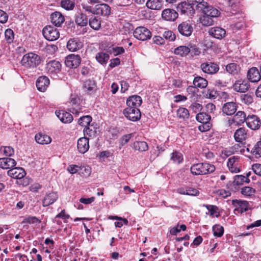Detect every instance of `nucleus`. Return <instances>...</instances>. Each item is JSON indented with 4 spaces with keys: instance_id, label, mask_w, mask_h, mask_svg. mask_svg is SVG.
<instances>
[{
    "instance_id": "nucleus-1",
    "label": "nucleus",
    "mask_w": 261,
    "mask_h": 261,
    "mask_svg": "<svg viewBox=\"0 0 261 261\" xmlns=\"http://www.w3.org/2000/svg\"><path fill=\"white\" fill-rule=\"evenodd\" d=\"M192 6L197 5V9L202 13L200 18V22L203 25L210 26L214 24V18L220 15V11L217 8L210 5L204 0H188Z\"/></svg>"
},
{
    "instance_id": "nucleus-2",
    "label": "nucleus",
    "mask_w": 261,
    "mask_h": 261,
    "mask_svg": "<svg viewBox=\"0 0 261 261\" xmlns=\"http://www.w3.org/2000/svg\"><path fill=\"white\" fill-rule=\"evenodd\" d=\"M83 9L88 13L105 17H108L111 13L110 7L105 3H100L95 6H83Z\"/></svg>"
},
{
    "instance_id": "nucleus-3",
    "label": "nucleus",
    "mask_w": 261,
    "mask_h": 261,
    "mask_svg": "<svg viewBox=\"0 0 261 261\" xmlns=\"http://www.w3.org/2000/svg\"><path fill=\"white\" fill-rule=\"evenodd\" d=\"M21 64L27 69H34L41 63L40 57L34 53H28L23 55Z\"/></svg>"
},
{
    "instance_id": "nucleus-4",
    "label": "nucleus",
    "mask_w": 261,
    "mask_h": 261,
    "mask_svg": "<svg viewBox=\"0 0 261 261\" xmlns=\"http://www.w3.org/2000/svg\"><path fill=\"white\" fill-rule=\"evenodd\" d=\"M213 165L207 163H197L192 165L190 168L191 172L195 175L210 174L215 170Z\"/></svg>"
},
{
    "instance_id": "nucleus-5",
    "label": "nucleus",
    "mask_w": 261,
    "mask_h": 261,
    "mask_svg": "<svg viewBox=\"0 0 261 261\" xmlns=\"http://www.w3.org/2000/svg\"><path fill=\"white\" fill-rule=\"evenodd\" d=\"M42 34L46 40L51 41L58 39L60 36L58 30L50 25L44 28L42 30Z\"/></svg>"
},
{
    "instance_id": "nucleus-6",
    "label": "nucleus",
    "mask_w": 261,
    "mask_h": 261,
    "mask_svg": "<svg viewBox=\"0 0 261 261\" xmlns=\"http://www.w3.org/2000/svg\"><path fill=\"white\" fill-rule=\"evenodd\" d=\"M134 36L137 39L145 41L150 39L151 33L150 31L144 27H137L133 32Z\"/></svg>"
},
{
    "instance_id": "nucleus-7",
    "label": "nucleus",
    "mask_w": 261,
    "mask_h": 261,
    "mask_svg": "<svg viewBox=\"0 0 261 261\" xmlns=\"http://www.w3.org/2000/svg\"><path fill=\"white\" fill-rule=\"evenodd\" d=\"M177 30L181 35L189 37L193 32V27L189 20L182 21L178 24Z\"/></svg>"
},
{
    "instance_id": "nucleus-8",
    "label": "nucleus",
    "mask_w": 261,
    "mask_h": 261,
    "mask_svg": "<svg viewBox=\"0 0 261 261\" xmlns=\"http://www.w3.org/2000/svg\"><path fill=\"white\" fill-rule=\"evenodd\" d=\"M123 113L127 119L132 121H137L141 118L139 109L126 107L123 110Z\"/></svg>"
},
{
    "instance_id": "nucleus-9",
    "label": "nucleus",
    "mask_w": 261,
    "mask_h": 261,
    "mask_svg": "<svg viewBox=\"0 0 261 261\" xmlns=\"http://www.w3.org/2000/svg\"><path fill=\"white\" fill-rule=\"evenodd\" d=\"M200 68L205 73L213 74L219 71V66L217 64L214 62H207L201 64Z\"/></svg>"
},
{
    "instance_id": "nucleus-10",
    "label": "nucleus",
    "mask_w": 261,
    "mask_h": 261,
    "mask_svg": "<svg viewBox=\"0 0 261 261\" xmlns=\"http://www.w3.org/2000/svg\"><path fill=\"white\" fill-rule=\"evenodd\" d=\"M249 82L245 80H239L235 82L232 85V88L234 91L240 93H245L250 88Z\"/></svg>"
},
{
    "instance_id": "nucleus-11",
    "label": "nucleus",
    "mask_w": 261,
    "mask_h": 261,
    "mask_svg": "<svg viewBox=\"0 0 261 261\" xmlns=\"http://www.w3.org/2000/svg\"><path fill=\"white\" fill-rule=\"evenodd\" d=\"M81 59L79 55L71 54L68 55L65 59V64L70 68H76L80 64Z\"/></svg>"
},
{
    "instance_id": "nucleus-12",
    "label": "nucleus",
    "mask_w": 261,
    "mask_h": 261,
    "mask_svg": "<svg viewBox=\"0 0 261 261\" xmlns=\"http://www.w3.org/2000/svg\"><path fill=\"white\" fill-rule=\"evenodd\" d=\"M246 122L248 127L253 130L258 129L261 125L260 119L254 115H248Z\"/></svg>"
},
{
    "instance_id": "nucleus-13",
    "label": "nucleus",
    "mask_w": 261,
    "mask_h": 261,
    "mask_svg": "<svg viewBox=\"0 0 261 261\" xmlns=\"http://www.w3.org/2000/svg\"><path fill=\"white\" fill-rule=\"evenodd\" d=\"M178 16V13L173 9L167 8L162 12V18L166 21H174Z\"/></svg>"
},
{
    "instance_id": "nucleus-14",
    "label": "nucleus",
    "mask_w": 261,
    "mask_h": 261,
    "mask_svg": "<svg viewBox=\"0 0 261 261\" xmlns=\"http://www.w3.org/2000/svg\"><path fill=\"white\" fill-rule=\"evenodd\" d=\"M61 64L56 60H52L48 62L46 65V69L50 74H57L61 69Z\"/></svg>"
},
{
    "instance_id": "nucleus-15",
    "label": "nucleus",
    "mask_w": 261,
    "mask_h": 261,
    "mask_svg": "<svg viewBox=\"0 0 261 261\" xmlns=\"http://www.w3.org/2000/svg\"><path fill=\"white\" fill-rule=\"evenodd\" d=\"M82 88L84 91L89 94L94 93L97 90L95 81L90 79L86 80L83 82Z\"/></svg>"
},
{
    "instance_id": "nucleus-16",
    "label": "nucleus",
    "mask_w": 261,
    "mask_h": 261,
    "mask_svg": "<svg viewBox=\"0 0 261 261\" xmlns=\"http://www.w3.org/2000/svg\"><path fill=\"white\" fill-rule=\"evenodd\" d=\"M50 83L49 79L46 76H39L36 82L37 89L40 92H44Z\"/></svg>"
},
{
    "instance_id": "nucleus-17",
    "label": "nucleus",
    "mask_w": 261,
    "mask_h": 261,
    "mask_svg": "<svg viewBox=\"0 0 261 261\" xmlns=\"http://www.w3.org/2000/svg\"><path fill=\"white\" fill-rule=\"evenodd\" d=\"M176 9L181 14L187 15L189 14H191V11H192V13L194 12L193 6L188 2H182L179 3L176 7Z\"/></svg>"
},
{
    "instance_id": "nucleus-18",
    "label": "nucleus",
    "mask_w": 261,
    "mask_h": 261,
    "mask_svg": "<svg viewBox=\"0 0 261 261\" xmlns=\"http://www.w3.org/2000/svg\"><path fill=\"white\" fill-rule=\"evenodd\" d=\"M8 175L15 179H21L24 177L26 173L22 168H12L7 172Z\"/></svg>"
},
{
    "instance_id": "nucleus-19",
    "label": "nucleus",
    "mask_w": 261,
    "mask_h": 261,
    "mask_svg": "<svg viewBox=\"0 0 261 261\" xmlns=\"http://www.w3.org/2000/svg\"><path fill=\"white\" fill-rule=\"evenodd\" d=\"M142 102V98L140 96H130L126 100L127 107L139 109V107L141 106Z\"/></svg>"
},
{
    "instance_id": "nucleus-20",
    "label": "nucleus",
    "mask_w": 261,
    "mask_h": 261,
    "mask_svg": "<svg viewBox=\"0 0 261 261\" xmlns=\"http://www.w3.org/2000/svg\"><path fill=\"white\" fill-rule=\"evenodd\" d=\"M77 147L79 151L85 153L89 148V139L87 137H82L77 141Z\"/></svg>"
},
{
    "instance_id": "nucleus-21",
    "label": "nucleus",
    "mask_w": 261,
    "mask_h": 261,
    "mask_svg": "<svg viewBox=\"0 0 261 261\" xmlns=\"http://www.w3.org/2000/svg\"><path fill=\"white\" fill-rule=\"evenodd\" d=\"M260 74L257 68L252 67L248 71L247 77L251 82H257L260 80Z\"/></svg>"
},
{
    "instance_id": "nucleus-22",
    "label": "nucleus",
    "mask_w": 261,
    "mask_h": 261,
    "mask_svg": "<svg viewBox=\"0 0 261 261\" xmlns=\"http://www.w3.org/2000/svg\"><path fill=\"white\" fill-rule=\"evenodd\" d=\"M163 0H147L146 3V7L153 10H160L163 7Z\"/></svg>"
},
{
    "instance_id": "nucleus-23",
    "label": "nucleus",
    "mask_w": 261,
    "mask_h": 261,
    "mask_svg": "<svg viewBox=\"0 0 261 261\" xmlns=\"http://www.w3.org/2000/svg\"><path fill=\"white\" fill-rule=\"evenodd\" d=\"M208 33L210 35L218 39H222L226 34L225 30L220 27L212 28Z\"/></svg>"
},
{
    "instance_id": "nucleus-24",
    "label": "nucleus",
    "mask_w": 261,
    "mask_h": 261,
    "mask_svg": "<svg viewBox=\"0 0 261 261\" xmlns=\"http://www.w3.org/2000/svg\"><path fill=\"white\" fill-rule=\"evenodd\" d=\"M56 114L60 121L64 123H70L73 120L72 116L68 112L64 111L56 112Z\"/></svg>"
},
{
    "instance_id": "nucleus-25",
    "label": "nucleus",
    "mask_w": 261,
    "mask_h": 261,
    "mask_svg": "<svg viewBox=\"0 0 261 261\" xmlns=\"http://www.w3.org/2000/svg\"><path fill=\"white\" fill-rule=\"evenodd\" d=\"M16 161L12 158H0V168L3 169H11L15 166Z\"/></svg>"
},
{
    "instance_id": "nucleus-26",
    "label": "nucleus",
    "mask_w": 261,
    "mask_h": 261,
    "mask_svg": "<svg viewBox=\"0 0 261 261\" xmlns=\"http://www.w3.org/2000/svg\"><path fill=\"white\" fill-rule=\"evenodd\" d=\"M82 43L77 38L70 39L67 44V48L71 51H75L82 48Z\"/></svg>"
},
{
    "instance_id": "nucleus-27",
    "label": "nucleus",
    "mask_w": 261,
    "mask_h": 261,
    "mask_svg": "<svg viewBox=\"0 0 261 261\" xmlns=\"http://www.w3.org/2000/svg\"><path fill=\"white\" fill-rule=\"evenodd\" d=\"M50 19L52 23L57 27L61 26L65 20L64 16L59 12L53 13L51 15Z\"/></svg>"
},
{
    "instance_id": "nucleus-28",
    "label": "nucleus",
    "mask_w": 261,
    "mask_h": 261,
    "mask_svg": "<svg viewBox=\"0 0 261 261\" xmlns=\"http://www.w3.org/2000/svg\"><path fill=\"white\" fill-rule=\"evenodd\" d=\"M247 138V134L244 128H240L234 134V138L236 142L242 143Z\"/></svg>"
},
{
    "instance_id": "nucleus-29",
    "label": "nucleus",
    "mask_w": 261,
    "mask_h": 261,
    "mask_svg": "<svg viewBox=\"0 0 261 261\" xmlns=\"http://www.w3.org/2000/svg\"><path fill=\"white\" fill-rule=\"evenodd\" d=\"M58 197L56 193L51 192L47 194L42 200V205L45 207L53 204L57 200Z\"/></svg>"
},
{
    "instance_id": "nucleus-30",
    "label": "nucleus",
    "mask_w": 261,
    "mask_h": 261,
    "mask_svg": "<svg viewBox=\"0 0 261 261\" xmlns=\"http://www.w3.org/2000/svg\"><path fill=\"white\" fill-rule=\"evenodd\" d=\"M237 111V105L233 102L225 103L222 108L223 112L226 115H231Z\"/></svg>"
},
{
    "instance_id": "nucleus-31",
    "label": "nucleus",
    "mask_w": 261,
    "mask_h": 261,
    "mask_svg": "<svg viewBox=\"0 0 261 261\" xmlns=\"http://www.w3.org/2000/svg\"><path fill=\"white\" fill-rule=\"evenodd\" d=\"M35 138L36 141L40 144H47L50 143L51 141V139L49 136L42 133L36 134Z\"/></svg>"
},
{
    "instance_id": "nucleus-32",
    "label": "nucleus",
    "mask_w": 261,
    "mask_h": 261,
    "mask_svg": "<svg viewBox=\"0 0 261 261\" xmlns=\"http://www.w3.org/2000/svg\"><path fill=\"white\" fill-rule=\"evenodd\" d=\"M247 118V117H246V115L244 112L239 111L233 116V121L238 125H241L244 122H246Z\"/></svg>"
},
{
    "instance_id": "nucleus-33",
    "label": "nucleus",
    "mask_w": 261,
    "mask_h": 261,
    "mask_svg": "<svg viewBox=\"0 0 261 261\" xmlns=\"http://www.w3.org/2000/svg\"><path fill=\"white\" fill-rule=\"evenodd\" d=\"M225 69L229 74L234 75L239 74L240 72L241 68L237 64L231 63L226 66Z\"/></svg>"
},
{
    "instance_id": "nucleus-34",
    "label": "nucleus",
    "mask_w": 261,
    "mask_h": 261,
    "mask_svg": "<svg viewBox=\"0 0 261 261\" xmlns=\"http://www.w3.org/2000/svg\"><path fill=\"white\" fill-rule=\"evenodd\" d=\"M87 16L83 13H78L75 18V23L81 27H84L87 25L88 22Z\"/></svg>"
},
{
    "instance_id": "nucleus-35",
    "label": "nucleus",
    "mask_w": 261,
    "mask_h": 261,
    "mask_svg": "<svg viewBox=\"0 0 261 261\" xmlns=\"http://www.w3.org/2000/svg\"><path fill=\"white\" fill-rule=\"evenodd\" d=\"M233 204L235 206H238V208H235V211L240 212L241 213L247 211V204L248 203L246 201H242L239 200H233Z\"/></svg>"
},
{
    "instance_id": "nucleus-36",
    "label": "nucleus",
    "mask_w": 261,
    "mask_h": 261,
    "mask_svg": "<svg viewBox=\"0 0 261 261\" xmlns=\"http://www.w3.org/2000/svg\"><path fill=\"white\" fill-rule=\"evenodd\" d=\"M132 147L135 150L145 151L148 148L147 143L145 141H136L132 145Z\"/></svg>"
},
{
    "instance_id": "nucleus-37",
    "label": "nucleus",
    "mask_w": 261,
    "mask_h": 261,
    "mask_svg": "<svg viewBox=\"0 0 261 261\" xmlns=\"http://www.w3.org/2000/svg\"><path fill=\"white\" fill-rule=\"evenodd\" d=\"M193 84L195 87L204 88L207 86V81L201 76H196L193 80Z\"/></svg>"
},
{
    "instance_id": "nucleus-38",
    "label": "nucleus",
    "mask_w": 261,
    "mask_h": 261,
    "mask_svg": "<svg viewBox=\"0 0 261 261\" xmlns=\"http://www.w3.org/2000/svg\"><path fill=\"white\" fill-rule=\"evenodd\" d=\"M191 51V49L186 46H180L175 48L174 53L176 55L184 57L187 56Z\"/></svg>"
},
{
    "instance_id": "nucleus-39",
    "label": "nucleus",
    "mask_w": 261,
    "mask_h": 261,
    "mask_svg": "<svg viewBox=\"0 0 261 261\" xmlns=\"http://www.w3.org/2000/svg\"><path fill=\"white\" fill-rule=\"evenodd\" d=\"M250 179L246 178L242 175H237L234 177L233 184L234 185L240 186L242 185L244 182L248 183Z\"/></svg>"
},
{
    "instance_id": "nucleus-40",
    "label": "nucleus",
    "mask_w": 261,
    "mask_h": 261,
    "mask_svg": "<svg viewBox=\"0 0 261 261\" xmlns=\"http://www.w3.org/2000/svg\"><path fill=\"white\" fill-rule=\"evenodd\" d=\"M88 22L90 27L94 30H98L101 27V20L96 17L90 18Z\"/></svg>"
},
{
    "instance_id": "nucleus-41",
    "label": "nucleus",
    "mask_w": 261,
    "mask_h": 261,
    "mask_svg": "<svg viewBox=\"0 0 261 261\" xmlns=\"http://www.w3.org/2000/svg\"><path fill=\"white\" fill-rule=\"evenodd\" d=\"M177 116L179 118L185 120L189 118L190 114L186 108L180 107L177 111Z\"/></svg>"
},
{
    "instance_id": "nucleus-42",
    "label": "nucleus",
    "mask_w": 261,
    "mask_h": 261,
    "mask_svg": "<svg viewBox=\"0 0 261 261\" xmlns=\"http://www.w3.org/2000/svg\"><path fill=\"white\" fill-rule=\"evenodd\" d=\"M92 119V117L89 115L83 116L79 119L78 123L81 126L86 127L90 125Z\"/></svg>"
},
{
    "instance_id": "nucleus-43",
    "label": "nucleus",
    "mask_w": 261,
    "mask_h": 261,
    "mask_svg": "<svg viewBox=\"0 0 261 261\" xmlns=\"http://www.w3.org/2000/svg\"><path fill=\"white\" fill-rule=\"evenodd\" d=\"M211 118V117L210 115L203 112L197 114L196 116V120L201 123L209 122Z\"/></svg>"
},
{
    "instance_id": "nucleus-44",
    "label": "nucleus",
    "mask_w": 261,
    "mask_h": 261,
    "mask_svg": "<svg viewBox=\"0 0 261 261\" xmlns=\"http://www.w3.org/2000/svg\"><path fill=\"white\" fill-rule=\"evenodd\" d=\"M251 153L256 158L261 157V141H258L251 148Z\"/></svg>"
},
{
    "instance_id": "nucleus-45",
    "label": "nucleus",
    "mask_w": 261,
    "mask_h": 261,
    "mask_svg": "<svg viewBox=\"0 0 261 261\" xmlns=\"http://www.w3.org/2000/svg\"><path fill=\"white\" fill-rule=\"evenodd\" d=\"M109 56L108 54L100 52L96 56L97 61L101 64L106 63L109 60Z\"/></svg>"
},
{
    "instance_id": "nucleus-46",
    "label": "nucleus",
    "mask_w": 261,
    "mask_h": 261,
    "mask_svg": "<svg viewBox=\"0 0 261 261\" xmlns=\"http://www.w3.org/2000/svg\"><path fill=\"white\" fill-rule=\"evenodd\" d=\"M79 173L84 177L89 176L91 173V169L88 166H80Z\"/></svg>"
},
{
    "instance_id": "nucleus-47",
    "label": "nucleus",
    "mask_w": 261,
    "mask_h": 261,
    "mask_svg": "<svg viewBox=\"0 0 261 261\" xmlns=\"http://www.w3.org/2000/svg\"><path fill=\"white\" fill-rule=\"evenodd\" d=\"M213 231L214 236L220 237L223 234L224 228L220 225H215L213 227Z\"/></svg>"
},
{
    "instance_id": "nucleus-48",
    "label": "nucleus",
    "mask_w": 261,
    "mask_h": 261,
    "mask_svg": "<svg viewBox=\"0 0 261 261\" xmlns=\"http://www.w3.org/2000/svg\"><path fill=\"white\" fill-rule=\"evenodd\" d=\"M69 106V111L73 114L78 115L82 109V107L80 105V102H77L72 106Z\"/></svg>"
},
{
    "instance_id": "nucleus-49",
    "label": "nucleus",
    "mask_w": 261,
    "mask_h": 261,
    "mask_svg": "<svg viewBox=\"0 0 261 261\" xmlns=\"http://www.w3.org/2000/svg\"><path fill=\"white\" fill-rule=\"evenodd\" d=\"M171 160L175 163L179 164L182 161L183 158L180 153L175 151L171 154Z\"/></svg>"
},
{
    "instance_id": "nucleus-50",
    "label": "nucleus",
    "mask_w": 261,
    "mask_h": 261,
    "mask_svg": "<svg viewBox=\"0 0 261 261\" xmlns=\"http://www.w3.org/2000/svg\"><path fill=\"white\" fill-rule=\"evenodd\" d=\"M5 39L8 43H11L13 41L14 34L13 31L10 29H7L5 32Z\"/></svg>"
},
{
    "instance_id": "nucleus-51",
    "label": "nucleus",
    "mask_w": 261,
    "mask_h": 261,
    "mask_svg": "<svg viewBox=\"0 0 261 261\" xmlns=\"http://www.w3.org/2000/svg\"><path fill=\"white\" fill-rule=\"evenodd\" d=\"M241 100L242 102L248 105L253 102V99L251 95L245 94L241 95Z\"/></svg>"
},
{
    "instance_id": "nucleus-52",
    "label": "nucleus",
    "mask_w": 261,
    "mask_h": 261,
    "mask_svg": "<svg viewBox=\"0 0 261 261\" xmlns=\"http://www.w3.org/2000/svg\"><path fill=\"white\" fill-rule=\"evenodd\" d=\"M255 192V189L250 187H244L241 189V193L245 196H251Z\"/></svg>"
},
{
    "instance_id": "nucleus-53",
    "label": "nucleus",
    "mask_w": 261,
    "mask_h": 261,
    "mask_svg": "<svg viewBox=\"0 0 261 261\" xmlns=\"http://www.w3.org/2000/svg\"><path fill=\"white\" fill-rule=\"evenodd\" d=\"M163 37L169 41H174L176 38L175 35L171 31H167L163 33Z\"/></svg>"
},
{
    "instance_id": "nucleus-54",
    "label": "nucleus",
    "mask_w": 261,
    "mask_h": 261,
    "mask_svg": "<svg viewBox=\"0 0 261 261\" xmlns=\"http://www.w3.org/2000/svg\"><path fill=\"white\" fill-rule=\"evenodd\" d=\"M218 94L214 89H207L205 92V96L206 98L215 99L217 97Z\"/></svg>"
},
{
    "instance_id": "nucleus-55",
    "label": "nucleus",
    "mask_w": 261,
    "mask_h": 261,
    "mask_svg": "<svg viewBox=\"0 0 261 261\" xmlns=\"http://www.w3.org/2000/svg\"><path fill=\"white\" fill-rule=\"evenodd\" d=\"M1 150L3 151L4 154L7 156H11L14 153V149L11 146H5L3 150L2 147Z\"/></svg>"
},
{
    "instance_id": "nucleus-56",
    "label": "nucleus",
    "mask_w": 261,
    "mask_h": 261,
    "mask_svg": "<svg viewBox=\"0 0 261 261\" xmlns=\"http://www.w3.org/2000/svg\"><path fill=\"white\" fill-rule=\"evenodd\" d=\"M207 210L209 211L211 216H214L218 213V207L216 205H204Z\"/></svg>"
},
{
    "instance_id": "nucleus-57",
    "label": "nucleus",
    "mask_w": 261,
    "mask_h": 261,
    "mask_svg": "<svg viewBox=\"0 0 261 261\" xmlns=\"http://www.w3.org/2000/svg\"><path fill=\"white\" fill-rule=\"evenodd\" d=\"M132 134H126L123 135L120 139V144L121 146H123L128 142L129 140L132 137Z\"/></svg>"
},
{
    "instance_id": "nucleus-58",
    "label": "nucleus",
    "mask_w": 261,
    "mask_h": 261,
    "mask_svg": "<svg viewBox=\"0 0 261 261\" xmlns=\"http://www.w3.org/2000/svg\"><path fill=\"white\" fill-rule=\"evenodd\" d=\"M211 125L210 122L202 123L198 126L199 130L201 132H205L210 130Z\"/></svg>"
},
{
    "instance_id": "nucleus-59",
    "label": "nucleus",
    "mask_w": 261,
    "mask_h": 261,
    "mask_svg": "<svg viewBox=\"0 0 261 261\" xmlns=\"http://www.w3.org/2000/svg\"><path fill=\"white\" fill-rule=\"evenodd\" d=\"M199 194V191L194 188L187 187L186 195L190 196H196Z\"/></svg>"
},
{
    "instance_id": "nucleus-60",
    "label": "nucleus",
    "mask_w": 261,
    "mask_h": 261,
    "mask_svg": "<svg viewBox=\"0 0 261 261\" xmlns=\"http://www.w3.org/2000/svg\"><path fill=\"white\" fill-rule=\"evenodd\" d=\"M239 160V157L238 156H233L232 157L230 158L227 162V166L237 165Z\"/></svg>"
},
{
    "instance_id": "nucleus-61",
    "label": "nucleus",
    "mask_w": 261,
    "mask_h": 261,
    "mask_svg": "<svg viewBox=\"0 0 261 261\" xmlns=\"http://www.w3.org/2000/svg\"><path fill=\"white\" fill-rule=\"evenodd\" d=\"M80 166L75 165H70L68 166L67 170L71 174H74L79 172Z\"/></svg>"
},
{
    "instance_id": "nucleus-62",
    "label": "nucleus",
    "mask_w": 261,
    "mask_h": 261,
    "mask_svg": "<svg viewBox=\"0 0 261 261\" xmlns=\"http://www.w3.org/2000/svg\"><path fill=\"white\" fill-rule=\"evenodd\" d=\"M8 15L7 13L0 9V22L2 23H5L8 20Z\"/></svg>"
},
{
    "instance_id": "nucleus-63",
    "label": "nucleus",
    "mask_w": 261,
    "mask_h": 261,
    "mask_svg": "<svg viewBox=\"0 0 261 261\" xmlns=\"http://www.w3.org/2000/svg\"><path fill=\"white\" fill-rule=\"evenodd\" d=\"M190 108L195 112L197 113V112L200 111L202 109V106L198 103L194 102L191 104Z\"/></svg>"
},
{
    "instance_id": "nucleus-64",
    "label": "nucleus",
    "mask_w": 261,
    "mask_h": 261,
    "mask_svg": "<svg viewBox=\"0 0 261 261\" xmlns=\"http://www.w3.org/2000/svg\"><path fill=\"white\" fill-rule=\"evenodd\" d=\"M252 169L256 174L261 176V164H254L252 166Z\"/></svg>"
}]
</instances>
